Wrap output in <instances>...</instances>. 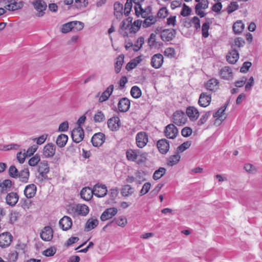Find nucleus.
<instances>
[{"mask_svg":"<svg viewBox=\"0 0 262 262\" xmlns=\"http://www.w3.org/2000/svg\"><path fill=\"white\" fill-rule=\"evenodd\" d=\"M38 171L39 173V176L41 177L40 181L49 179L47 174L50 172V167L47 161L43 160L39 163Z\"/></svg>","mask_w":262,"mask_h":262,"instance_id":"nucleus-1","label":"nucleus"},{"mask_svg":"<svg viewBox=\"0 0 262 262\" xmlns=\"http://www.w3.org/2000/svg\"><path fill=\"white\" fill-rule=\"evenodd\" d=\"M32 4L34 9L37 11L36 16L38 17L43 16L47 8L46 3L43 0H35Z\"/></svg>","mask_w":262,"mask_h":262,"instance_id":"nucleus-2","label":"nucleus"},{"mask_svg":"<svg viewBox=\"0 0 262 262\" xmlns=\"http://www.w3.org/2000/svg\"><path fill=\"white\" fill-rule=\"evenodd\" d=\"M164 133L167 138L174 139L178 135L179 130L173 124H169L165 127Z\"/></svg>","mask_w":262,"mask_h":262,"instance_id":"nucleus-3","label":"nucleus"},{"mask_svg":"<svg viewBox=\"0 0 262 262\" xmlns=\"http://www.w3.org/2000/svg\"><path fill=\"white\" fill-rule=\"evenodd\" d=\"M13 237L9 232L0 234V247L5 248L9 247L12 242Z\"/></svg>","mask_w":262,"mask_h":262,"instance_id":"nucleus-4","label":"nucleus"},{"mask_svg":"<svg viewBox=\"0 0 262 262\" xmlns=\"http://www.w3.org/2000/svg\"><path fill=\"white\" fill-rule=\"evenodd\" d=\"M84 133L81 126H78L73 129L71 132V137L73 142L78 143L81 142L84 138Z\"/></svg>","mask_w":262,"mask_h":262,"instance_id":"nucleus-5","label":"nucleus"},{"mask_svg":"<svg viewBox=\"0 0 262 262\" xmlns=\"http://www.w3.org/2000/svg\"><path fill=\"white\" fill-rule=\"evenodd\" d=\"M91 192L98 198H102L107 194V190L105 185L96 184L91 190Z\"/></svg>","mask_w":262,"mask_h":262,"instance_id":"nucleus-6","label":"nucleus"},{"mask_svg":"<svg viewBox=\"0 0 262 262\" xmlns=\"http://www.w3.org/2000/svg\"><path fill=\"white\" fill-rule=\"evenodd\" d=\"M172 119L173 123L179 126L184 124L187 121L185 113L181 111H177L174 113Z\"/></svg>","mask_w":262,"mask_h":262,"instance_id":"nucleus-7","label":"nucleus"},{"mask_svg":"<svg viewBox=\"0 0 262 262\" xmlns=\"http://www.w3.org/2000/svg\"><path fill=\"white\" fill-rule=\"evenodd\" d=\"M177 32L174 29H164L162 31L160 37L164 41H170L176 36Z\"/></svg>","mask_w":262,"mask_h":262,"instance_id":"nucleus-8","label":"nucleus"},{"mask_svg":"<svg viewBox=\"0 0 262 262\" xmlns=\"http://www.w3.org/2000/svg\"><path fill=\"white\" fill-rule=\"evenodd\" d=\"M136 141L137 146L143 148L148 142V135L144 132H140L137 134Z\"/></svg>","mask_w":262,"mask_h":262,"instance_id":"nucleus-9","label":"nucleus"},{"mask_svg":"<svg viewBox=\"0 0 262 262\" xmlns=\"http://www.w3.org/2000/svg\"><path fill=\"white\" fill-rule=\"evenodd\" d=\"M105 136L101 132L95 134L92 139L91 142L95 147H99L105 142Z\"/></svg>","mask_w":262,"mask_h":262,"instance_id":"nucleus-10","label":"nucleus"},{"mask_svg":"<svg viewBox=\"0 0 262 262\" xmlns=\"http://www.w3.org/2000/svg\"><path fill=\"white\" fill-rule=\"evenodd\" d=\"M40 238L44 241H51L53 236V230L49 226H45L40 233Z\"/></svg>","mask_w":262,"mask_h":262,"instance_id":"nucleus-11","label":"nucleus"},{"mask_svg":"<svg viewBox=\"0 0 262 262\" xmlns=\"http://www.w3.org/2000/svg\"><path fill=\"white\" fill-rule=\"evenodd\" d=\"M157 146L161 154H166L170 148L169 141L166 139H160L157 141Z\"/></svg>","mask_w":262,"mask_h":262,"instance_id":"nucleus-12","label":"nucleus"},{"mask_svg":"<svg viewBox=\"0 0 262 262\" xmlns=\"http://www.w3.org/2000/svg\"><path fill=\"white\" fill-rule=\"evenodd\" d=\"M18 0H3L4 3H7L8 4L5 7V8L9 11H13L20 9L23 7V2L17 3Z\"/></svg>","mask_w":262,"mask_h":262,"instance_id":"nucleus-13","label":"nucleus"},{"mask_svg":"<svg viewBox=\"0 0 262 262\" xmlns=\"http://www.w3.org/2000/svg\"><path fill=\"white\" fill-rule=\"evenodd\" d=\"M118 212V209L116 208L112 207L107 208L104 211L100 216V220L102 221H105L112 219Z\"/></svg>","mask_w":262,"mask_h":262,"instance_id":"nucleus-14","label":"nucleus"},{"mask_svg":"<svg viewBox=\"0 0 262 262\" xmlns=\"http://www.w3.org/2000/svg\"><path fill=\"white\" fill-rule=\"evenodd\" d=\"M37 187L34 184H31L27 185L24 190V193L26 198L28 199L33 198L36 195Z\"/></svg>","mask_w":262,"mask_h":262,"instance_id":"nucleus-15","label":"nucleus"},{"mask_svg":"<svg viewBox=\"0 0 262 262\" xmlns=\"http://www.w3.org/2000/svg\"><path fill=\"white\" fill-rule=\"evenodd\" d=\"M211 101V94H209L206 92H202L200 95L198 103L201 106L205 107L210 104Z\"/></svg>","mask_w":262,"mask_h":262,"instance_id":"nucleus-16","label":"nucleus"},{"mask_svg":"<svg viewBox=\"0 0 262 262\" xmlns=\"http://www.w3.org/2000/svg\"><path fill=\"white\" fill-rule=\"evenodd\" d=\"M163 59V56L161 54H156L151 58V66L155 69H159L162 66Z\"/></svg>","mask_w":262,"mask_h":262,"instance_id":"nucleus-17","label":"nucleus"},{"mask_svg":"<svg viewBox=\"0 0 262 262\" xmlns=\"http://www.w3.org/2000/svg\"><path fill=\"white\" fill-rule=\"evenodd\" d=\"M6 203L8 205L13 207L18 202L19 195L16 192H11L8 193L5 198Z\"/></svg>","mask_w":262,"mask_h":262,"instance_id":"nucleus-18","label":"nucleus"},{"mask_svg":"<svg viewBox=\"0 0 262 262\" xmlns=\"http://www.w3.org/2000/svg\"><path fill=\"white\" fill-rule=\"evenodd\" d=\"M55 151V145L52 143H50L45 146L43 150V154L46 158H52L54 156Z\"/></svg>","mask_w":262,"mask_h":262,"instance_id":"nucleus-19","label":"nucleus"},{"mask_svg":"<svg viewBox=\"0 0 262 262\" xmlns=\"http://www.w3.org/2000/svg\"><path fill=\"white\" fill-rule=\"evenodd\" d=\"M59 225L63 231H67L72 227V220L70 217L64 216L59 220Z\"/></svg>","mask_w":262,"mask_h":262,"instance_id":"nucleus-20","label":"nucleus"},{"mask_svg":"<svg viewBox=\"0 0 262 262\" xmlns=\"http://www.w3.org/2000/svg\"><path fill=\"white\" fill-rule=\"evenodd\" d=\"M130 101L126 97L122 98L118 104V110L120 112H126L130 107Z\"/></svg>","mask_w":262,"mask_h":262,"instance_id":"nucleus-21","label":"nucleus"},{"mask_svg":"<svg viewBox=\"0 0 262 262\" xmlns=\"http://www.w3.org/2000/svg\"><path fill=\"white\" fill-rule=\"evenodd\" d=\"M108 127L112 131L118 130L120 126V119L118 117H114L108 120Z\"/></svg>","mask_w":262,"mask_h":262,"instance_id":"nucleus-22","label":"nucleus"},{"mask_svg":"<svg viewBox=\"0 0 262 262\" xmlns=\"http://www.w3.org/2000/svg\"><path fill=\"white\" fill-rule=\"evenodd\" d=\"M239 58V54L238 51L235 49H232L229 51L226 56L227 61L230 64H234Z\"/></svg>","mask_w":262,"mask_h":262,"instance_id":"nucleus-23","label":"nucleus"},{"mask_svg":"<svg viewBox=\"0 0 262 262\" xmlns=\"http://www.w3.org/2000/svg\"><path fill=\"white\" fill-rule=\"evenodd\" d=\"M186 113L190 120L192 121L196 120L200 115L199 111L194 106L188 107L186 109Z\"/></svg>","mask_w":262,"mask_h":262,"instance_id":"nucleus-24","label":"nucleus"},{"mask_svg":"<svg viewBox=\"0 0 262 262\" xmlns=\"http://www.w3.org/2000/svg\"><path fill=\"white\" fill-rule=\"evenodd\" d=\"M127 223V219L124 216H121L115 218L113 221L108 222L103 228V229L104 230L105 228L110 226L113 223H115L119 226L123 227H124Z\"/></svg>","mask_w":262,"mask_h":262,"instance_id":"nucleus-25","label":"nucleus"},{"mask_svg":"<svg viewBox=\"0 0 262 262\" xmlns=\"http://www.w3.org/2000/svg\"><path fill=\"white\" fill-rule=\"evenodd\" d=\"M220 75L222 79L225 80H230L233 77L232 71L228 67H224L222 68L220 72Z\"/></svg>","mask_w":262,"mask_h":262,"instance_id":"nucleus-26","label":"nucleus"},{"mask_svg":"<svg viewBox=\"0 0 262 262\" xmlns=\"http://www.w3.org/2000/svg\"><path fill=\"white\" fill-rule=\"evenodd\" d=\"M219 83V82L217 79L212 78L206 83L205 88L208 91L215 92L217 89Z\"/></svg>","mask_w":262,"mask_h":262,"instance_id":"nucleus-27","label":"nucleus"},{"mask_svg":"<svg viewBox=\"0 0 262 262\" xmlns=\"http://www.w3.org/2000/svg\"><path fill=\"white\" fill-rule=\"evenodd\" d=\"M30 172L28 168H25L19 172L18 171L17 178H19V181L23 183H27L29 180Z\"/></svg>","mask_w":262,"mask_h":262,"instance_id":"nucleus-28","label":"nucleus"},{"mask_svg":"<svg viewBox=\"0 0 262 262\" xmlns=\"http://www.w3.org/2000/svg\"><path fill=\"white\" fill-rule=\"evenodd\" d=\"M99 224V221L97 219H91L87 221L85 227H84V231L89 232L91 230L94 229Z\"/></svg>","mask_w":262,"mask_h":262,"instance_id":"nucleus-29","label":"nucleus"},{"mask_svg":"<svg viewBox=\"0 0 262 262\" xmlns=\"http://www.w3.org/2000/svg\"><path fill=\"white\" fill-rule=\"evenodd\" d=\"M206 22L203 24L202 27V36L204 38H207L209 36L208 30L209 29V25L212 24V21L211 19L209 18H206Z\"/></svg>","mask_w":262,"mask_h":262,"instance_id":"nucleus-30","label":"nucleus"},{"mask_svg":"<svg viewBox=\"0 0 262 262\" xmlns=\"http://www.w3.org/2000/svg\"><path fill=\"white\" fill-rule=\"evenodd\" d=\"M133 2L136 5L135 7L136 15L137 17L141 15L142 18H145L146 15L144 14V9L142 7L140 2L138 0H133Z\"/></svg>","mask_w":262,"mask_h":262,"instance_id":"nucleus-31","label":"nucleus"},{"mask_svg":"<svg viewBox=\"0 0 262 262\" xmlns=\"http://www.w3.org/2000/svg\"><path fill=\"white\" fill-rule=\"evenodd\" d=\"M68 140V136L65 134H61L57 137L56 143L58 147L62 148L66 145Z\"/></svg>","mask_w":262,"mask_h":262,"instance_id":"nucleus-32","label":"nucleus"},{"mask_svg":"<svg viewBox=\"0 0 262 262\" xmlns=\"http://www.w3.org/2000/svg\"><path fill=\"white\" fill-rule=\"evenodd\" d=\"M75 211L78 215L82 216L86 215L89 212V208L86 205L83 204L76 206Z\"/></svg>","mask_w":262,"mask_h":262,"instance_id":"nucleus-33","label":"nucleus"},{"mask_svg":"<svg viewBox=\"0 0 262 262\" xmlns=\"http://www.w3.org/2000/svg\"><path fill=\"white\" fill-rule=\"evenodd\" d=\"M114 8L115 11L114 14L116 16L117 18H118V16H122L123 6L121 3L119 2H115L114 5Z\"/></svg>","mask_w":262,"mask_h":262,"instance_id":"nucleus-34","label":"nucleus"},{"mask_svg":"<svg viewBox=\"0 0 262 262\" xmlns=\"http://www.w3.org/2000/svg\"><path fill=\"white\" fill-rule=\"evenodd\" d=\"M124 56L123 54L120 55L117 58V61L115 64V71L116 73H119L122 68V66L124 63Z\"/></svg>","mask_w":262,"mask_h":262,"instance_id":"nucleus-35","label":"nucleus"},{"mask_svg":"<svg viewBox=\"0 0 262 262\" xmlns=\"http://www.w3.org/2000/svg\"><path fill=\"white\" fill-rule=\"evenodd\" d=\"M1 192L6 193L8 191L10 190V189L13 185L12 182L9 179L5 180L3 182H1Z\"/></svg>","mask_w":262,"mask_h":262,"instance_id":"nucleus-36","label":"nucleus"},{"mask_svg":"<svg viewBox=\"0 0 262 262\" xmlns=\"http://www.w3.org/2000/svg\"><path fill=\"white\" fill-rule=\"evenodd\" d=\"M232 29L235 34H239L244 29V25L241 20H238L233 24Z\"/></svg>","mask_w":262,"mask_h":262,"instance_id":"nucleus-37","label":"nucleus"},{"mask_svg":"<svg viewBox=\"0 0 262 262\" xmlns=\"http://www.w3.org/2000/svg\"><path fill=\"white\" fill-rule=\"evenodd\" d=\"M181 156L179 153L171 156L167 160V164L169 166H172L177 164L180 160Z\"/></svg>","mask_w":262,"mask_h":262,"instance_id":"nucleus-38","label":"nucleus"},{"mask_svg":"<svg viewBox=\"0 0 262 262\" xmlns=\"http://www.w3.org/2000/svg\"><path fill=\"white\" fill-rule=\"evenodd\" d=\"M126 156L128 161H135L137 159L138 154L135 150L129 149L126 151Z\"/></svg>","mask_w":262,"mask_h":262,"instance_id":"nucleus-39","label":"nucleus"},{"mask_svg":"<svg viewBox=\"0 0 262 262\" xmlns=\"http://www.w3.org/2000/svg\"><path fill=\"white\" fill-rule=\"evenodd\" d=\"M166 169L164 167H160L154 173L152 178L155 180H158L162 178L166 173Z\"/></svg>","mask_w":262,"mask_h":262,"instance_id":"nucleus-40","label":"nucleus"},{"mask_svg":"<svg viewBox=\"0 0 262 262\" xmlns=\"http://www.w3.org/2000/svg\"><path fill=\"white\" fill-rule=\"evenodd\" d=\"M130 94L133 98L138 99L141 97L142 92L139 87L135 85L131 88Z\"/></svg>","mask_w":262,"mask_h":262,"instance_id":"nucleus-41","label":"nucleus"},{"mask_svg":"<svg viewBox=\"0 0 262 262\" xmlns=\"http://www.w3.org/2000/svg\"><path fill=\"white\" fill-rule=\"evenodd\" d=\"M229 103V100L227 101L224 105L220 108L216 112L213 114V117L214 118H220L224 114L227 106Z\"/></svg>","mask_w":262,"mask_h":262,"instance_id":"nucleus-42","label":"nucleus"},{"mask_svg":"<svg viewBox=\"0 0 262 262\" xmlns=\"http://www.w3.org/2000/svg\"><path fill=\"white\" fill-rule=\"evenodd\" d=\"M133 192V188L129 185H125L121 189V193L124 196H127Z\"/></svg>","mask_w":262,"mask_h":262,"instance_id":"nucleus-43","label":"nucleus"},{"mask_svg":"<svg viewBox=\"0 0 262 262\" xmlns=\"http://www.w3.org/2000/svg\"><path fill=\"white\" fill-rule=\"evenodd\" d=\"M191 143L192 142L191 141H187L184 142L178 147L177 149V152L178 153L183 152L189 148L191 145Z\"/></svg>","mask_w":262,"mask_h":262,"instance_id":"nucleus-44","label":"nucleus"},{"mask_svg":"<svg viewBox=\"0 0 262 262\" xmlns=\"http://www.w3.org/2000/svg\"><path fill=\"white\" fill-rule=\"evenodd\" d=\"M88 190L90 191L91 190L90 188H83L80 191L81 198L86 201L90 200L92 197V195L89 192H88Z\"/></svg>","mask_w":262,"mask_h":262,"instance_id":"nucleus-45","label":"nucleus"},{"mask_svg":"<svg viewBox=\"0 0 262 262\" xmlns=\"http://www.w3.org/2000/svg\"><path fill=\"white\" fill-rule=\"evenodd\" d=\"M40 160V156L38 154H36L29 159L28 164L31 166H35L37 164L38 165Z\"/></svg>","mask_w":262,"mask_h":262,"instance_id":"nucleus-46","label":"nucleus"},{"mask_svg":"<svg viewBox=\"0 0 262 262\" xmlns=\"http://www.w3.org/2000/svg\"><path fill=\"white\" fill-rule=\"evenodd\" d=\"M191 11L192 10L189 6L185 4H183L180 14L182 16L186 17L190 15Z\"/></svg>","mask_w":262,"mask_h":262,"instance_id":"nucleus-47","label":"nucleus"},{"mask_svg":"<svg viewBox=\"0 0 262 262\" xmlns=\"http://www.w3.org/2000/svg\"><path fill=\"white\" fill-rule=\"evenodd\" d=\"M73 27L72 21L66 23L62 26L61 31L63 33H67L72 31Z\"/></svg>","mask_w":262,"mask_h":262,"instance_id":"nucleus-48","label":"nucleus"},{"mask_svg":"<svg viewBox=\"0 0 262 262\" xmlns=\"http://www.w3.org/2000/svg\"><path fill=\"white\" fill-rule=\"evenodd\" d=\"M238 5L236 2H232L228 6L227 11L228 14H230L238 9Z\"/></svg>","mask_w":262,"mask_h":262,"instance_id":"nucleus-49","label":"nucleus"},{"mask_svg":"<svg viewBox=\"0 0 262 262\" xmlns=\"http://www.w3.org/2000/svg\"><path fill=\"white\" fill-rule=\"evenodd\" d=\"M133 0H127L126 3L124 6V13L125 16H128L130 12L132 10V6H133Z\"/></svg>","mask_w":262,"mask_h":262,"instance_id":"nucleus-50","label":"nucleus"},{"mask_svg":"<svg viewBox=\"0 0 262 262\" xmlns=\"http://www.w3.org/2000/svg\"><path fill=\"white\" fill-rule=\"evenodd\" d=\"M72 31H78L81 30L84 27V24L79 21H73Z\"/></svg>","mask_w":262,"mask_h":262,"instance_id":"nucleus-51","label":"nucleus"},{"mask_svg":"<svg viewBox=\"0 0 262 262\" xmlns=\"http://www.w3.org/2000/svg\"><path fill=\"white\" fill-rule=\"evenodd\" d=\"M105 116L101 111H98L94 117L95 122H102L105 120Z\"/></svg>","mask_w":262,"mask_h":262,"instance_id":"nucleus-52","label":"nucleus"},{"mask_svg":"<svg viewBox=\"0 0 262 262\" xmlns=\"http://www.w3.org/2000/svg\"><path fill=\"white\" fill-rule=\"evenodd\" d=\"M8 173L10 177L16 178L18 176V171L15 166L11 165L9 168Z\"/></svg>","mask_w":262,"mask_h":262,"instance_id":"nucleus-53","label":"nucleus"},{"mask_svg":"<svg viewBox=\"0 0 262 262\" xmlns=\"http://www.w3.org/2000/svg\"><path fill=\"white\" fill-rule=\"evenodd\" d=\"M168 14V11L166 7H162L157 13V17L160 18H165Z\"/></svg>","mask_w":262,"mask_h":262,"instance_id":"nucleus-54","label":"nucleus"},{"mask_svg":"<svg viewBox=\"0 0 262 262\" xmlns=\"http://www.w3.org/2000/svg\"><path fill=\"white\" fill-rule=\"evenodd\" d=\"M56 252V248L54 247L49 248L43 251L42 254L47 257L53 256Z\"/></svg>","mask_w":262,"mask_h":262,"instance_id":"nucleus-55","label":"nucleus"},{"mask_svg":"<svg viewBox=\"0 0 262 262\" xmlns=\"http://www.w3.org/2000/svg\"><path fill=\"white\" fill-rule=\"evenodd\" d=\"M211 113V111H208L205 113L200 119L198 122V125H202L204 124L208 120L209 117L210 116Z\"/></svg>","mask_w":262,"mask_h":262,"instance_id":"nucleus-56","label":"nucleus"},{"mask_svg":"<svg viewBox=\"0 0 262 262\" xmlns=\"http://www.w3.org/2000/svg\"><path fill=\"white\" fill-rule=\"evenodd\" d=\"M156 34L151 33L148 39V43L150 49H153L156 43Z\"/></svg>","mask_w":262,"mask_h":262,"instance_id":"nucleus-57","label":"nucleus"},{"mask_svg":"<svg viewBox=\"0 0 262 262\" xmlns=\"http://www.w3.org/2000/svg\"><path fill=\"white\" fill-rule=\"evenodd\" d=\"M164 54L168 57L173 58L176 54V51L173 48H167L165 50Z\"/></svg>","mask_w":262,"mask_h":262,"instance_id":"nucleus-58","label":"nucleus"},{"mask_svg":"<svg viewBox=\"0 0 262 262\" xmlns=\"http://www.w3.org/2000/svg\"><path fill=\"white\" fill-rule=\"evenodd\" d=\"M38 145L37 144H34L32 146L28 148L27 151L25 153L27 157H30L34 154V153L38 149Z\"/></svg>","mask_w":262,"mask_h":262,"instance_id":"nucleus-59","label":"nucleus"},{"mask_svg":"<svg viewBox=\"0 0 262 262\" xmlns=\"http://www.w3.org/2000/svg\"><path fill=\"white\" fill-rule=\"evenodd\" d=\"M18 254L16 251L10 253L8 255L9 262H15L18 259Z\"/></svg>","mask_w":262,"mask_h":262,"instance_id":"nucleus-60","label":"nucleus"},{"mask_svg":"<svg viewBox=\"0 0 262 262\" xmlns=\"http://www.w3.org/2000/svg\"><path fill=\"white\" fill-rule=\"evenodd\" d=\"M150 186L151 184L149 182L145 183L140 191V195L142 196L147 193L149 191Z\"/></svg>","mask_w":262,"mask_h":262,"instance_id":"nucleus-61","label":"nucleus"},{"mask_svg":"<svg viewBox=\"0 0 262 262\" xmlns=\"http://www.w3.org/2000/svg\"><path fill=\"white\" fill-rule=\"evenodd\" d=\"M252 63L250 61L244 62L242 67L241 68L240 72L241 73H245L248 72L249 68L251 67Z\"/></svg>","mask_w":262,"mask_h":262,"instance_id":"nucleus-62","label":"nucleus"},{"mask_svg":"<svg viewBox=\"0 0 262 262\" xmlns=\"http://www.w3.org/2000/svg\"><path fill=\"white\" fill-rule=\"evenodd\" d=\"M191 24L194 25V27L196 30H198L200 28V20L199 18L197 16H194L191 19Z\"/></svg>","mask_w":262,"mask_h":262,"instance_id":"nucleus-63","label":"nucleus"},{"mask_svg":"<svg viewBox=\"0 0 262 262\" xmlns=\"http://www.w3.org/2000/svg\"><path fill=\"white\" fill-rule=\"evenodd\" d=\"M192 129L189 127H185L181 130V134L184 137H189L192 134Z\"/></svg>","mask_w":262,"mask_h":262,"instance_id":"nucleus-64","label":"nucleus"}]
</instances>
